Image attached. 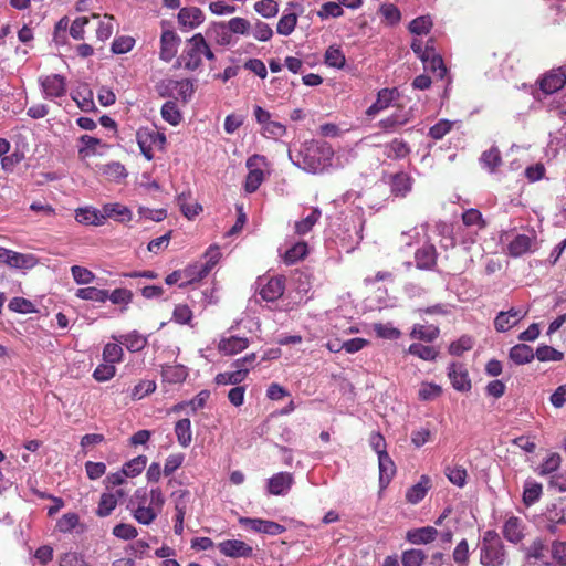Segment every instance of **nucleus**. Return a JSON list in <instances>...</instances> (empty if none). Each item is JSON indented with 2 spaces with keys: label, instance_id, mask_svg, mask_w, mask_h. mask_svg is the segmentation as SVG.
<instances>
[{
  "label": "nucleus",
  "instance_id": "nucleus-51",
  "mask_svg": "<svg viewBox=\"0 0 566 566\" xmlns=\"http://www.w3.org/2000/svg\"><path fill=\"white\" fill-rule=\"evenodd\" d=\"M426 557L422 549H408L402 553L401 563L403 566H421Z\"/></svg>",
  "mask_w": 566,
  "mask_h": 566
},
{
  "label": "nucleus",
  "instance_id": "nucleus-38",
  "mask_svg": "<svg viewBox=\"0 0 566 566\" xmlns=\"http://www.w3.org/2000/svg\"><path fill=\"white\" fill-rule=\"evenodd\" d=\"M444 474L449 482L458 488H463L467 484L468 471L462 465H447Z\"/></svg>",
  "mask_w": 566,
  "mask_h": 566
},
{
  "label": "nucleus",
  "instance_id": "nucleus-4",
  "mask_svg": "<svg viewBox=\"0 0 566 566\" xmlns=\"http://www.w3.org/2000/svg\"><path fill=\"white\" fill-rule=\"evenodd\" d=\"M268 165L266 158L261 155H253L247 160V168L249 169L244 189L247 192L252 193L258 190L264 180L263 167Z\"/></svg>",
  "mask_w": 566,
  "mask_h": 566
},
{
  "label": "nucleus",
  "instance_id": "nucleus-15",
  "mask_svg": "<svg viewBox=\"0 0 566 566\" xmlns=\"http://www.w3.org/2000/svg\"><path fill=\"white\" fill-rule=\"evenodd\" d=\"M397 88H382L377 94V99L366 111L369 117L376 116L378 113L387 109L391 103L398 97Z\"/></svg>",
  "mask_w": 566,
  "mask_h": 566
},
{
  "label": "nucleus",
  "instance_id": "nucleus-9",
  "mask_svg": "<svg viewBox=\"0 0 566 566\" xmlns=\"http://www.w3.org/2000/svg\"><path fill=\"white\" fill-rule=\"evenodd\" d=\"M527 310L511 307L507 311L500 312L494 318V328L504 333L513 328L527 315Z\"/></svg>",
  "mask_w": 566,
  "mask_h": 566
},
{
  "label": "nucleus",
  "instance_id": "nucleus-64",
  "mask_svg": "<svg viewBox=\"0 0 566 566\" xmlns=\"http://www.w3.org/2000/svg\"><path fill=\"white\" fill-rule=\"evenodd\" d=\"M549 557H551V560L555 562L556 565L565 566L566 565V542H554L552 544Z\"/></svg>",
  "mask_w": 566,
  "mask_h": 566
},
{
  "label": "nucleus",
  "instance_id": "nucleus-37",
  "mask_svg": "<svg viewBox=\"0 0 566 566\" xmlns=\"http://www.w3.org/2000/svg\"><path fill=\"white\" fill-rule=\"evenodd\" d=\"M543 486L535 480H526L523 490V502L526 506L536 503L542 495Z\"/></svg>",
  "mask_w": 566,
  "mask_h": 566
},
{
  "label": "nucleus",
  "instance_id": "nucleus-16",
  "mask_svg": "<svg viewBox=\"0 0 566 566\" xmlns=\"http://www.w3.org/2000/svg\"><path fill=\"white\" fill-rule=\"evenodd\" d=\"M179 42L180 39L174 31H164L160 36V59L171 61L177 54Z\"/></svg>",
  "mask_w": 566,
  "mask_h": 566
},
{
  "label": "nucleus",
  "instance_id": "nucleus-60",
  "mask_svg": "<svg viewBox=\"0 0 566 566\" xmlns=\"http://www.w3.org/2000/svg\"><path fill=\"white\" fill-rule=\"evenodd\" d=\"M123 348L120 345L115 343H108L103 349V357L106 363L116 364L123 358Z\"/></svg>",
  "mask_w": 566,
  "mask_h": 566
},
{
  "label": "nucleus",
  "instance_id": "nucleus-23",
  "mask_svg": "<svg viewBox=\"0 0 566 566\" xmlns=\"http://www.w3.org/2000/svg\"><path fill=\"white\" fill-rule=\"evenodd\" d=\"M75 220L85 226H102L105 222V216L102 214V210L84 207L75 210Z\"/></svg>",
  "mask_w": 566,
  "mask_h": 566
},
{
  "label": "nucleus",
  "instance_id": "nucleus-31",
  "mask_svg": "<svg viewBox=\"0 0 566 566\" xmlns=\"http://www.w3.org/2000/svg\"><path fill=\"white\" fill-rule=\"evenodd\" d=\"M128 509L132 511L134 518L144 525L151 524L159 514L154 506L145 505L144 502H138L137 506Z\"/></svg>",
  "mask_w": 566,
  "mask_h": 566
},
{
  "label": "nucleus",
  "instance_id": "nucleus-24",
  "mask_svg": "<svg viewBox=\"0 0 566 566\" xmlns=\"http://www.w3.org/2000/svg\"><path fill=\"white\" fill-rule=\"evenodd\" d=\"M438 531L433 526H424L410 530L407 532L406 538L415 545L428 544L436 539Z\"/></svg>",
  "mask_w": 566,
  "mask_h": 566
},
{
  "label": "nucleus",
  "instance_id": "nucleus-25",
  "mask_svg": "<svg viewBox=\"0 0 566 566\" xmlns=\"http://www.w3.org/2000/svg\"><path fill=\"white\" fill-rule=\"evenodd\" d=\"M410 120L408 112H396L390 116L378 122L377 126L385 133L396 132L399 127L406 125Z\"/></svg>",
  "mask_w": 566,
  "mask_h": 566
},
{
  "label": "nucleus",
  "instance_id": "nucleus-50",
  "mask_svg": "<svg viewBox=\"0 0 566 566\" xmlns=\"http://www.w3.org/2000/svg\"><path fill=\"white\" fill-rule=\"evenodd\" d=\"M432 28V20L429 15H422L413 19L409 24L411 33L422 35L429 33Z\"/></svg>",
  "mask_w": 566,
  "mask_h": 566
},
{
  "label": "nucleus",
  "instance_id": "nucleus-61",
  "mask_svg": "<svg viewBox=\"0 0 566 566\" xmlns=\"http://www.w3.org/2000/svg\"><path fill=\"white\" fill-rule=\"evenodd\" d=\"M114 31V18L112 15L105 14L103 20L99 21L98 28L96 30V36L99 41L108 40Z\"/></svg>",
  "mask_w": 566,
  "mask_h": 566
},
{
  "label": "nucleus",
  "instance_id": "nucleus-8",
  "mask_svg": "<svg viewBox=\"0 0 566 566\" xmlns=\"http://www.w3.org/2000/svg\"><path fill=\"white\" fill-rule=\"evenodd\" d=\"M240 525L254 531L256 533H263L268 535H280L285 532V526L268 520L262 518H251V517H240Z\"/></svg>",
  "mask_w": 566,
  "mask_h": 566
},
{
  "label": "nucleus",
  "instance_id": "nucleus-41",
  "mask_svg": "<svg viewBox=\"0 0 566 566\" xmlns=\"http://www.w3.org/2000/svg\"><path fill=\"white\" fill-rule=\"evenodd\" d=\"M247 378V369H237L233 371L220 373L216 376L217 385H239Z\"/></svg>",
  "mask_w": 566,
  "mask_h": 566
},
{
  "label": "nucleus",
  "instance_id": "nucleus-45",
  "mask_svg": "<svg viewBox=\"0 0 566 566\" xmlns=\"http://www.w3.org/2000/svg\"><path fill=\"white\" fill-rule=\"evenodd\" d=\"M411 189V179L410 177L405 174H396L391 179V191L396 196H406L407 192H409Z\"/></svg>",
  "mask_w": 566,
  "mask_h": 566
},
{
  "label": "nucleus",
  "instance_id": "nucleus-26",
  "mask_svg": "<svg viewBox=\"0 0 566 566\" xmlns=\"http://www.w3.org/2000/svg\"><path fill=\"white\" fill-rule=\"evenodd\" d=\"M426 70H429L442 78L446 75L447 69L442 57L436 53L434 49L427 46V53L421 59Z\"/></svg>",
  "mask_w": 566,
  "mask_h": 566
},
{
  "label": "nucleus",
  "instance_id": "nucleus-10",
  "mask_svg": "<svg viewBox=\"0 0 566 566\" xmlns=\"http://www.w3.org/2000/svg\"><path fill=\"white\" fill-rule=\"evenodd\" d=\"M448 376L452 387L461 392H468L472 385L469 373L463 364L452 363L448 367Z\"/></svg>",
  "mask_w": 566,
  "mask_h": 566
},
{
  "label": "nucleus",
  "instance_id": "nucleus-35",
  "mask_svg": "<svg viewBox=\"0 0 566 566\" xmlns=\"http://www.w3.org/2000/svg\"><path fill=\"white\" fill-rule=\"evenodd\" d=\"M175 433L178 443L182 448H187L192 441L191 422L188 418L180 419L176 422Z\"/></svg>",
  "mask_w": 566,
  "mask_h": 566
},
{
  "label": "nucleus",
  "instance_id": "nucleus-48",
  "mask_svg": "<svg viewBox=\"0 0 566 566\" xmlns=\"http://www.w3.org/2000/svg\"><path fill=\"white\" fill-rule=\"evenodd\" d=\"M408 353L429 361L434 360L438 356V350L434 347L419 343L411 344L408 348Z\"/></svg>",
  "mask_w": 566,
  "mask_h": 566
},
{
  "label": "nucleus",
  "instance_id": "nucleus-57",
  "mask_svg": "<svg viewBox=\"0 0 566 566\" xmlns=\"http://www.w3.org/2000/svg\"><path fill=\"white\" fill-rule=\"evenodd\" d=\"M71 273L74 281L80 285L90 284L95 280V274L81 265H73L71 268Z\"/></svg>",
  "mask_w": 566,
  "mask_h": 566
},
{
  "label": "nucleus",
  "instance_id": "nucleus-53",
  "mask_svg": "<svg viewBox=\"0 0 566 566\" xmlns=\"http://www.w3.org/2000/svg\"><path fill=\"white\" fill-rule=\"evenodd\" d=\"M562 458L558 453H551L543 463L538 467L537 471L539 475L551 474L558 470L560 467Z\"/></svg>",
  "mask_w": 566,
  "mask_h": 566
},
{
  "label": "nucleus",
  "instance_id": "nucleus-46",
  "mask_svg": "<svg viewBox=\"0 0 566 566\" xmlns=\"http://www.w3.org/2000/svg\"><path fill=\"white\" fill-rule=\"evenodd\" d=\"M120 343L126 346L129 352H139L147 345V338L136 331L122 337Z\"/></svg>",
  "mask_w": 566,
  "mask_h": 566
},
{
  "label": "nucleus",
  "instance_id": "nucleus-19",
  "mask_svg": "<svg viewBox=\"0 0 566 566\" xmlns=\"http://www.w3.org/2000/svg\"><path fill=\"white\" fill-rule=\"evenodd\" d=\"M432 488V482L429 475H421L418 483L410 486L406 492V501L410 504H417L422 501L429 490Z\"/></svg>",
  "mask_w": 566,
  "mask_h": 566
},
{
  "label": "nucleus",
  "instance_id": "nucleus-14",
  "mask_svg": "<svg viewBox=\"0 0 566 566\" xmlns=\"http://www.w3.org/2000/svg\"><path fill=\"white\" fill-rule=\"evenodd\" d=\"M566 84V73L562 70H553L539 81L541 91L548 95L557 92Z\"/></svg>",
  "mask_w": 566,
  "mask_h": 566
},
{
  "label": "nucleus",
  "instance_id": "nucleus-6",
  "mask_svg": "<svg viewBox=\"0 0 566 566\" xmlns=\"http://www.w3.org/2000/svg\"><path fill=\"white\" fill-rule=\"evenodd\" d=\"M39 84L42 90V95L45 99H55L66 95V80L62 75L50 74L40 76Z\"/></svg>",
  "mask_w": 566,
  "mask_h": 566
},
{
  "label": "nucleus",
  "instance_id": "nucleus-56",
  "mask_svg": "<svg viewBox=\"0 0 566 566\" xmlns=\"http://www.w3.org/2000/svg\"><path fill=\"white\" fill-rule=\"evenodd\" d=\"M261 134L266 138L279 139L286 134V127L279 122L271 120L261 128Z\"/></svg>",
  "mask_w": 566,
  "mask_h": 566
},
{
  "label": "nucleus",
  "instance_id": "nucleus-29",
  "mask_svg": "<svg viewBox=\"0 0 566 566\" xmlns=\"http://www.w3.org/2000/svg\"><path fill=\"white\" fill-rule=\"evenodd\" d=\"M102 214L107 218H113L119 222L129 221L132 219V211L120 203H106L102 208Z\"/></svg>",
  "mask_w": 566,
  "mask_h": 566
},
{
  "label": "nucleus",
  "instance_id": "nucleus-55",
  "mask_svg": "<svg viewBox=\"0 0 566 566\" xmlns=\"http://www.w3.org/2000/svg\"><path fill=\"white\" fill-rule=\"evenodd\" d=\"M80 517L76 513L69 512L62 515L56 522V528L62 533L73 531L78 524Z\"/></svg>",
  "mask_w": 566,
  "mask_h": 566
},
{
  "label": "nucleus",
  "instance_id": "nucleus-63",
  "mask_svg": "<svg viewBox=\"0 0 566 566\" xmlns=\"http://www.w3.org/2000/svg\"><path fill=\"white\" fill-rule=\"evenodd\" d=\"M156 382L154 380H142L132 390V398L134 400H140L145 396L153 394L156 390Z\"/></svg>",
  "mask_w": 566,
  "mask_h": 566
},
{
  "label": "nucleus",
  "instance_id": "nucleus-36",
  "mask_svg": "<svg viewBox=\"0 0 566 566\" xmlns=\"http://www.w3.org/2000/svg\"><path fill=\"white\" fill-rule=\"evenodd\" d=\"M384 149V154L390 159L405 158L410 153V148L407 143L398 138L386 144Z\"/></svg>",
  "mask_w": 566,
  "mask_h": 566
},
{
  "label": "nucleus",
  "instance_id": "nucleus-28",
  "mask_svg": "<svg viewBox=\"0 0 566 566\" xmlns=\"http://www.w3.org/2000/svg\"><path fill=\"white\" fill-rule=\"evenodd\" d=\"M203 21L202 11L198 8H182L178 13V22L189 29L198 27Z\"/></svg>",
  "mask_w": 566,
  "mask_h": 566
},
{
  "label": "nucleus",
  "instance_id": "nucleus-27",
  "mask_svg": "<svg viewBox=\"0 0 566 566\" xmlns=\"http://www.w3.org/2000/svg\"><path fill=\"white\" fill-rule=\"evenodd\" d=\"M379 467V484L386 488L396 473V465L388 453H382L378 457Z\"/></svg>",
  "mask_w": 566,
  "mask_h": 566
},
{
  "label": "nucleus",
  "instance_id": "nucleus-5",
  "mask_svg": "<svg viewBox=\"0 0 566 566\" xmlns=\"http://www.w3.org/2000/svg\"><path fill=\"white\" fill-rule=\"evenodd\" d=\"M220 256V252L218 248H211L207 253L206 258H208L205 264H192L182 270V276L186 280L184 284L192 283L195 281H199L205 277L211 269L216 265Z\"/></svg>",
  "mask_w": 566,
  "mask_h": 566
},
{
  "label": "nucleus",
  "instance_id": "nucleus-17",
  "mask_svg": "<svg viewBox=\"0 0 566 566\" xmlns=\"http://www.w3.org/2000/svg\"><path fill=\"white\" fill-rule=\"evenodd\" d=\"M0 262L15 269H28L34 264L33 256L14 252L6 248H0Z\"/></svg>",
  "mask_w": 566,
  "mask_h": 566
},
{
  "label": "nucleus",
  "instance_id": "nucleus-12",
  "mask_svg": "<svg viewBox=\"0 0 566 566\" xmlns=\"http://www.w3.org/2000/svg\"><path fill=\"white\" fill-rule=\"evenodd\" d=\"M220 553L227 557H250L253 548L240 539H227L218 544Z\"/></svg>",
  "mask_w": 566,
  "mask_h": 566
},
{
  "label": "nucleus",
  "instance_id": "nucleus-11",
  "mask_svg": "<svg viewBox=\"0 0 566 566\" xmlns=\"http://www.w3.org/2000/svg\"><path fill=\"white\" fill-rule=\"evenodd\" d=\"M249 345L250 339L247 337L223 335L220 337V340L217 345V349L224 356H233L247 349Z\"/></svg>",
  "mask_w": 566,
  "mask_h": 566
},
{
  "label": "nucleus",
  "instance_id": "nucleus-13",
  "mask_svg": "<svg viewBox=\"0 0 566 566\" xmlns=\"http://www.w3.org/2000/svg\"><path fill=\"white\" fill-rule=\"evenodd\" d=\"M293 482L294 479L291 473L279 472L268 480V492L272 495H285L292 488Z\"/></svg>",
  "mask_w": 566,
  "mask_h": 566
},
{
  "label": "nucleus",
  "instance_id": "nucleus-49",
  "mask_svg": "<svg viewBox=\"0 0 566 566\" xmlns=\"http://www.w3.org/2000/svg\"><path fill=\"white\" fill-rule=\"evenodd\" d=\"M163 118L170 125H178L181 120V114L172 101H167L161 107Z\"/></svg>",
  "mask_w": 566,
  "mask_h": 566
},
{
  "label": "nucleus",
  "instance_id": "nucleus-40",
  "mask_svg": "<svg viewBox=\"0 0 566 566\" xmlns=\"http://www.w3.org/2000/svg\"><path fill=\"white\" fill-rule=\"evenodd\" d=\"M533 349L525 344H518L510 349V358L517 365L530 363L534 358Z\"/></svg>",
  "mask_w": 566,
  "mask_h": 566
},
{
  "label": "nucleus",
  "instance_id": "nucleus-54",
  "mask_svg": "<svg viewBox=\"0 0 566 566\" xmlns=\"http://www.w3.org/2000/svg\"><path fill=\"white\" fill-rule=\"evenodd\" d=\"M82 146L78 149L80 155L88 157L96 154L97 146L102 145L101 139L90 135H83L80 138Z\"/></svg>",
  "mask_w": 566,
  "mask_h": 566
},
{
  "label": "nucleus",
  "instance_id": "nucleus-30",
  "mask_svg": "<svg viewBox=\"0 0 566 566\" xmlns=\"http://www.w3.org/2000/svg\"><path fill=\"white\" fill-rule=\"evenodd\" d=\"M177 205L182 214L188 219L195 218L202 210L200 205L192 201L190 192H181L178 195Z\"/></svg>",
  "mask_w": 566,
  "mask_h": 566
},
{
  "label": "nucleus",
  "instance_id": "nucleus-52",
  "mask_svg": "<svg viewBox=\"0 0 566 566\" xmlns=\"http://www.w3.org/2000/svg\"><path fill=\"white\" fill-rule=\"evenodd\" d=\"M102 172L112 180H120L126 177L125 167L117 161H112L101 167Z\"/></svg>",
  "mask_w": 566,
  "mask_h": 566
},
{
  "label": "nucleus",
  "instance_id": "nucleus-3",
  "mask_svg": "<svg viewBox=\"0 0 566 566\" xmlns=\"http://www.w3.org/2000/svg\"><path fill=\"white\" fill-rule=\"evenodd\" d=\"M506 559L504 546L495 532L484 534L480 560L484 566H502Z\"/></svg>",
  "mask_w": 566,
  "mask_h": 566
},
{
  "label": "nucleus",
  "instance_id": "nucleus-59",
  "mask_svg": "<svg viewBox=\"0 0 566 566\" xmlns=\"http://www.w3.org/2000/svg\"><path fill=\"white\" fill-rule=\"evenodd\" d=\"M480 160L484 168L489 169L490 171H494L495 168L501 164L499 149L493 147L484 151Z\"/></svg>",
  "mask_w": 566,
  "mask_h": 566
},
{
  "label": "nucleus",
  "instance_id": "nucleus-22",
  "mask_svg": "<svg viewBox=\"0 0 566 566\" xmlns=\"http://www.w3.org/2000/svg\"><path fill=\"white\" fill-rule=\"evenodd\" d=\"M535 245V235L528 234H517L510 243H509V253L512 256H521L524 253L531 252L534 250Z\"/></svg>",
  "mask_w": 566,
  "mask_h": 566
},
{
  "label": "nucleus",
  "instance_id": "nucleus-32",
  "mask_svg": "<svg viewBox=\"0 0 566 566\" xmlns=\"http://www.w3.org/2000/svg\"><path fill=\"white\" fill-rule=\"evenodd\" d=\"M161 376L164 381L179 384L187 378L188 371L182 365H164L161 367Z\"/></svg>",
  "mask_w": 566,
  "mask_h": 566
},
{
  "label": "nucleus",
  "instance_id": "nucleus-2",
  "mask_svg": "<svg viewBox=\"0 0 566 566\" xmlns=\"http://www.w3.org/2000/svg\"><path fill=\"white\" fill-rule=\"evenodd\" d=\"M203 57L213 60L214 55L205 38L200 33H197L186 41L184 51L178 57V63L188 71H196L201 66Z\"/></svg>",
  "mask_w": 566,
  "mask_h": 566
},
{
  "label": "nucleus",
  "instance_id": "nucleus-21",
  "mask_svg": "<svg viewBox=\"0 0 566 566\" xmlns=\"http://www.w3.org/2000/svg\"><path fill=\"white\" fill-rule=\"evenodd\" d=\"M284 277H271L260 290V295L264 301L273 302L280 298L284 293Z\"/></svg>",
  "mask_w": 566,
  "mask_h": 566
},
{
  "label": "nucleus",
  "instance_id": "nucleus-1",
  "mask_svg": "<svg viewBox=\"0 0 566 566\" xmlns=\"http://www.w3.org/2000/svg\"><path fill=\"white\" fill-rule=\"evenodd\" d=\"M289 157L302 170L321 174L332 166L334 150L326 143L311 140L302 144L297 151H290Z\"/></svg>",
  "mask_w": 566,
  "mask_h": 566
},
{
  "label": "nucleus",
  "instance_id": "nucleus-39",
  "mask_svg": "<svg viewBox=\"0 0 566 566\" xmlns=\"http://www.w3.org/2000/svg\"><path fill=\"white\" fill-rule=\"evenodd\" d=\"M324 61L327 66L340 70L345 66L346 57L339 46L331 45L325 51Z\"/></svg>",
  "mask_w": 566,
  "mask_h": 566
},
{
  "label": "nucleus",
  "instance_id": "nucleus-58",
  "mask_svg": "<svg viewBox=\"0 0 566 566\" xmlns=\"http://www.w3.org/2000/svg\"><path fill=\"white\" fill-rule=\"evenodd\" d=\"M535 356L539 361H559L563 359V353L547 345L539 346Z\"/></svg>",
  "mask_w": 566,
  "mask_h": 566
},
{
  "label": "nucleus",
  "instance_id": "nucleus-18",
  "mask_svg": "<svg viewBox=\"0 0 566 566\" xmlns=\"http://www.w3.org/2000/svg\"><path fill=\"white\" fill-rule=\"evenodd\" d=\"M125 495L126 492L122 489H118L115 492L103 493L98 502L96 514L99 517H106L111 515L114 509L116 507L118 501L123 499Z\"/></svg>",
  "mask_w": 566,
  "mask_h": 566
},
{
  "label": "nucleus",
  "instance_id": "nucleus-20",
  "mask_svg": "<svg viewBox=\"0 0 566 566\" xmlns=\"http://www.w3.org/2000/svg\"><path fill=\"white\" fill-rule=\"evenodd\" d=\"M525 524L522 518L510 516L503 526V535L511 543L521 542L524 536Z\"/></svg>",
  "mask_w": 566,
  "mask_h": 566
},
{
  "label": "nucleus",
  "instance_id": "nucleus-47",
  "mask_svg": "<svg viewBox=\"0 0 566 566\" xmlns=\"http://www.w3.org/2000/svg\"><path fill=\"white\" fill-rule=\"evenodd\" d=\"M168 87L175 91L185 102L188 101L195 92L193 83L187 78L181 81H169Z\"/></svg>",
  "mask_w": 566,
  "mask_h": 566
},
{
  "label": "nucleus",
  "instance_id": "nucleus-62",
  "mask_svg": "<svg viewBox=\"0 0 566 566\" xmlns=\"http://www.w3.org/2000/svg\"><path fill=\"white\" fill-rule=\"evenodd\" d=\"M147 463V458L145 455H138L133 460L128 461L124 464L123 470L125 471L127 476H136L145 469Z\"/></svg>",
  "mask_w": 566,
  "mask_h": 566
},
{
  "label": "nucleus",
  "instance_id": "nucleus-34",
  "mask_svg": "<svg viewBox=\"0 0 566 566\" xmlns=\"http://www.w3.org/2000/svg\"><path fill=\"white\" fill-rule=\"evenodd\" d=\"M439 328L434 325L416 324L411 329L410 337L430 343L439 336Z\"/></svg>",
  "mask_w": 566,
  "mask_h": 566
},
{
  "label": "nucleus",
  "instance_id": "nucleus-33",
  "mask_svg": "<svg viewBox=\"0 0 566 566\" xmlns=\"http://www.w3.org/2000/svg\"><path fill=\"white\" fill-rule=\"evenodd\" d=\"M415 259L419 269H431L436 264V248L431 244L422 247L416 252Z\"/></svg>",
  "mask_w": 566,
  "mask_h": 566
},
{
  "label": "nucleus",
  "instance_id": "nucleus-44",
  "mask_svg": "<svg viewBox=\"0 0 566 566\" xmlns=\"http://www.w3.org/2000/svg\"><path fill=\"white\" fill-rule=\"evenodd\" d=\"M307 252H308L307 243L304 241H300V242L293 244L284 253L283 260L286 264L291 265V264L298 262L303 258H305Z\"/></svg>",
  "mask_w": 566,
  "mask_h": 566
},
{
  "label": "nucleus",
  "instance_id": "nucleus-43",
  "mask_svg": "<svg viewBox=\"0 0 566 566\" xmlns=\"http://www.w3.org/2000/svg\"><path fill=\"white\" fill-rule=\"evenodd\" d=\"M75 295L81 300L98 303H104L108 298V292L106 290H99L93 286L78 289Z\"/></svg>",
  "mask_w": 566,
  "mask_h": 566
},
{
  "label": "nucleus",
  "instance_id": "nucleus-42",
  "mask_svg": "<svg viewBox=\"0 0 566 566\" xmlns=\"http://www.w3.org/2000/svg\"><path fill=\"white\" fill-rule=\"evenodd\" d=\"M322 212L318 208L312 209L311 213L306 216L304 219L295 222V232L300 235H304L308 233L312 228L319 220Z\"/></svg>",
  "mask_w": 566,
  "mask_h": 566
},
{
  "label": "nucleus",
  "instance_id": "nucleus-7",
  "mask_svg": "<svg viewBox=\"0 0 566 566\" xmlns=\"http://www.w3.org/2000/svg\"><path fill=\"white\" fill-rule=\"evenodd\" d=\"M552 564L549 552L544 546L542 539H535L525 553L523 566H549Z\"/></svg>",
  "mask_w": 566,
  "mask_h": 566
}]
</instances>
